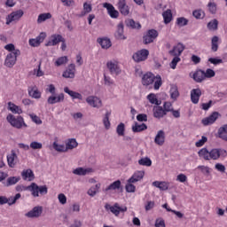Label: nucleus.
Instances as JSON below:
<instances>
[{
	"instance_id": "nucleus-45",
	"label": "nucleus",
	"mask_w": 227,
	"mask_h": 227,
	"mask_svg": "<svg viewBox=\"0 0 227 227\" xmlns=\"http://www.w3.org/2000/svg\"><path fill=\"white\" fill-rule=\"evenodd\" d=\"M199 157L204 159V160H210V151L207 148H202L199 151Z\"/></svg>"
},
{
	"instance_id": "nucleus-36",
	"label": "nucleus",
	"mask_w": 227,
	"mask_h": 227,
	"mask_svg": "<svg viewBox=\"0 0 227 227\" xmlns=\"http://www.w3.org/2000/svg\"><path fill=\"white\" fill-rule=\"evenodd\" d=\"M162 17L164 24H169V22L173 20V12L170 9H168L167 11L162 12Z\"/></svg>"
},
{
	"instance_id": "nucleus-15",
	"label": "nucleus",
	"mask_w": 227,
	"mask_h": 227,
	"mask_svg": "<svg viewBox=\"0 0 227 227\" xmlns=\"http://www.w3.org/2000/svg\"><path fill=\"white\" fill-rule=\"evenodd\" d=\"M106 208L116 216L120 215L121 213L127 212V207H120L118 204H114V206L107 205Z\"/></svg>"
},
{
	"instance_id": "nucleus-62",
	"label": "nucleus",
	"mask_w": 227,
	"mask_h": 227,
	"mask_svg": "<svg viewBox=\"0 0 227 227\" xmlns=\"http://www.w3.org/2000/svg\"><path fill=\"white\" fill-rule=\"evenodd\" d=\"M197 169H200L203 175H210V173H212V168L207 166H199L197 167Z\"/></svg>"
},
{
	"instance_id": "nucleus-34",
	"label": "nucleus",
	"mask_w": 227,
	"mask_h": 227,
	"mask_svg": "<svg viewBox=\"0 0 227 227\" xmlns=\"http://www.w3.org/2000/svg\"><path fill=\"white\" fill-rule=\"evenodd\" d=\"M98 43L103 48V49H109L111 47V39L107 37H102V38H98Z\"/></svg>"
},
{
	"instance_id": "nucleus-51",
	"label": "nucleus",
	"mask_w": 227,
	"mask_h": 227,
	"mask_svg": "<svg viewBox=\"0 0 227 227\" xmlns=\"http://www.w3.org/2000/svg\"><path fill=\"white\" fill-rule=\"evenodd\" d=\"M109 116H111V112H106L103 119V123L106 130L111 129V121H109Z\"/></svg>"
},
{
	"instance_id": "nucleus-22",
	"label": "nucleus",
	"mask_w": 227,
	"mask_h": 227,
	"mask_svg": "<svg viewBox=\"0 0 227 227\" xmlns=\"http://www.w3.org/2000/svg\"><path fill=\"white\" fill-rule=\"evenodd\" d=\"M114 36L117 40H127V36H125L124 33L123 22H121L117 25V29L114 33Z\"/></svg>"
},
{
	"instance_id": "nucleus-5",
	"label": "nucleus",
	"mask_w": 227,
	"mask_h": 227,
	"mask_svg": "<svg viewBox=\"0 0 227 227\" xmlns=\"http://www.w3.org/2000/svg\"><path fill=\"white\" fill-rule=\"evenodd\" d=\"M148 56H150V51L146 49H142L135 52L132 59L136 63H141V61H146V59H148Z\"/></svg>"
},
{
	"instance_id": "nucleus-30",
	"label": "nucleus",
	"mask_w": 227,
	"mask_h": 227,
	"mask_svg": "<svg viewBox=\"0 0 227 227\" xmlns=\"http://www.w3.org/2000/svg\"><path fill=\"white\" fill-rule=\"evenodd\" d=\"M21 176L23 180H26L27 182H33V180H35V173H33V170L30 168L23 170Z\"/></svg>"
},
{
	"instance_id": "nucleus-58",
	"label": "nucleus",
	"mask_w": 227,
	"mask_h": 227,
	"mask_svg": "<svg viewBox=\"0 0 227 227\" xmlns=\"http://www.w3.org/2000/svg\"><path fill=\"white\" fill-rule=\"evenodd\" d=\"M193 17H195V19H204L205 18V12H203V10L199 9V10H195L192 12Z\"/></svg>"
},
{
	"instance_id": "nucleus-29",
	"label": "nucleus",
	"mask_w": 227,
	"mask_h": 227,
	"mask_svg": "<svg viewBox=\"0 0 227 227\" xmlns=\"http://www.w3.org/2000/svg\"><path fill=\"white\" fill-rule=\"evenodd\" d=\"M153 113L154 118H157L158 120H160V118H164V116H166V111H164V108H162V106H154L153 109Z\"/></svg>"
},
{
	"instance_id": "nucleus-24",
	"label": "nucleus",
	"mask_w": 227,
	"mask_h": 227,
	"mask_svg": "<svg viewBox=\"0 0 227 227\" xmlns=\"http://www.w3.org/2000/svg\"><path fill=\"white\" fill-rule=\"evenodd\" d=\"M145 178V170H137L133 173L131 177L129 178V182H133L137 184V182H141Z\"/></svg>"
},
{
	"instance_id": "nucleus-23",
	"label": "nucleus",
	"mask_w": 227,
	"mask_h": 227,
	"mask_svg": "<svg viewBox=\"0 0 227 227\" xmlns=\"http://www.w3.org/2000/svg\"><path fill=\"white\" fill-rule=\"evenodd\" d=\"M64 91L69 95V97H71L72 100H83L84 98L82 97V94L77 92V91H74L71 90L68 87H65L64 88Z\"/></svg>"
},
{
	"instance_id": "nucleus-63",
	"label": "nucleus",
	"mask_w": 227,
	"mask_h": 227,
	"mask_svg": "<svg viewBox=\"0 0 227 227\" xmlns=\"http://www.w3.org/2000/svg\"><path fill=\"white\" fill-rule=\"evenodd\" d=\"M207 141H208V138L205 136H202L201 139L195 143V146H197V148H201V146H203V145H205Z\"/></svg>"
},
{
	"instance_id": "nucleus-18",
	"label": "nucleus",
	"mask_w": 227,
	"mask_h": 227,
	"mask_svg": "<svg viewBox=\"0 0 227 227\" xmlns=\"http://www.w3.org/2000/svg\"><path fill=\"white\" fill-rule=\"evenodd\" d=\"M157 36H159V32H157V30L155 29L149 30L147 34L144 35V43H145V45L148 43H152V42H153V40H155Z\"/></svg>"
},
{
	"instance_id": "nucleus-41",
	"label": "nucleus",
	"mask_w": 227,
	"mask_h": 227,
	"mask_svg": "<svg viewBox=\"0 0 227 227\" xmlns=\"http://www.w3.org/2000/svg\"><path fill=\"white\" fill-rule=\"evenodd\" d=\"M101 187L100 183L97 184L95 186L90 187L88 192L87 194L89 196H90L91 198L97 196V193L98 192L99 189Z\"/></svg>"
},
{
	"instance_id": "nucleus-35",
	"label": "nucleus",
	"mask_w": 227,
	"mask_h": 227,
	"mask_svg": "<svg viewBox=\"0 0 227 227\" xmlns=\"http://www.w3.org/2000/svg\"><path fill=\"white\" fill-rule=\"evenodd\" d=\"M104 84L106 88H109V90H113V88L116 86V82L107 74H104Z\"/></svg>"
},
{
	"instance_id": "nucleus-38",
	"label": "nucleus",
	"mask_w": 227,
	"mask_h": 227,
	"mask_svg": "<svg viewBox=\"0 0 227 227\" xmlns=\"http://www.w3.org/2000/svg\"><path fill=\"white\" fill-rule=\"evenodd\" d=\"M93 7L91 6V3L85 2L83 4V11L81 12L80 17H84L88 15V13H91Z\"/></svg>"
},
{
	"instance_id": "nucleus-3",
	"label": "nucleus",
	"mask_w": 227,
	"mask_h": 227,
	"mask_svg": "<svg viewBox=\"0 0 227 227\" xmlns=\"http://www.w3.org/2000/svg\"><path fill=\"white\" fill-rule=\"evenodd\" d=\"M26 191H29L34 198H39L41 196H45L48 192L46 185L38 186L35 183H32L30 185L25 188Z\"/></svg>"
},
{
	"instance_id": "nucleus-2",
	"label": "nucleus",
	"mask_w": 227,
	"mask_h": 227,
	"mask_svg": "<svg viewBox=\"0 0 227 227\" xmlns=\"http://www.w3.org/2000/svg\"><path fill=\"white\" fill-rule=\"evenodd\" d=\"M6 120L8 123L14 129H23V128H27V124H26V121H24L23 116H15L12 114H9L6 117Z\"/></svg>"
},
{
	"instance_id": "nucleus-9",
	"label": "nucleus",
	"mask_w": 227,
	"mask_h": 227,
	"mask_svg": "<svg viewBox=\"0 0 227 227\" xmlns=\"http://www.w3.org/2000/svg\"><path fill=\"white\" fill-rule=\"evenodd\" d=\"M23 15H24V11H22V10H18V11L12 12L6 18L7 26H10V24H12V22H17V21L20 20V19H22Z\"/></svg>"
},
{
	"instance_id": "nucleus-57",
	"label": "nucleus",
	"mask_w": 227,
	"mask_h": 227,
	"mask_svg": "<svg viewBox=\"0 0 227 227\" xmlns=\"http://www.w3.org/2000/svg\"><path fill=\"white\" fill-rule=\"evenodd\" d=\"M20 181V177L19 176H11L7 178V186L9 187L10 185H15V184H18V182Z\"/></svg>"
},
{
	"instance_id": "nucleus-43",
	"label": "nucleus",
	"mask_w": 227,
	"mask_h": 227,
	"mask_svg": "<svg viewBox=\"0 0 227 227\" xmlns=\"http://www.w3.org/2000/svg\"><path fill=\"white\" fill-rule=\"evenodd\" d=\"M219 49V37L217 35H215L211 39V51L213 52H217Z\"/></svg>"
},
{
	"instance_id": "nucleus-53",
	"label": "nucleus",
	"mask_w": 227,
	"mask_h": 227,
	"mask_svg": "<svg viewBox=\"0 0 227 227\" xmlns=\"http://www.w3.org/2000/svg\"><path fill=\"white\" fill-rule=\"evenodd\" d=\"M20 193H17L14 197H10L7 199V204L11 207L12 205H15L18 200H20Z\"/></svg>"
},
{
	"instance_id": "nucleus-49",
	"label": "nucleus",
	"mask_w": 227,
	"mask_h": 227,
	"mask_svg": "<svg viewBox=\"0 0 227 227\" xmlns=\"http://www.w3.org/2000/svg\"><path fill=\"white\" fill-rule=\"evenodd\" d=\"M139 166H145L146 168H150L152 166V160L148 157L141 158L138 160Z\"/></svg>"
},
{
	"instance_id": "nucleus-31",
	"label": "nucleus",
	"mask_w": 227,
	"mask_h": 227,
	"mask_svg": "<svg viewBox=\"0 0 227 227\" xmlns=\"http://www.w3.org/2000/svg\"><path fill=\"white\" fill-rule=\"evenodd\" d=\"M153 185L160 189V191H168L169 189V183L166 181H154L153 182Z\"/></svg>"
},
{
	"instance_id": "nucleus-39",
	"label": "nucleus",
	"mask_w": 227,
	"mask_h": 227,
	"mask_svg": "<svg viewBox=\"0 0 227 227\" xmlns=\"http://www.w3.org/2000/svg\"><path fill=\"white\" fill-rule=\"evenodd\" d=\"M78 145L79 144L77 143V140H75L74 138H69L66 142L67 152H68V150H74V148H77Z\"/></svg>"
},
{
	"instance_id": "nucleus-64",
	"label": "nucleus",
	"mask_w": 227,
	"mask_h": 227,
	"mask_svg": "<svg viewBox=\"0 0 227 227\" xmlns=\"http://www.w3.org/2000/svg\"><path fill=\"white\" fill-rule=\"evenodd\" d=\"M208 63H211V65H221V63H223V59L220 58H209L208 59Z\"/></svg>"
},
{
	"instance_id": "nucleus-42",
	"label": "nucleus",
	"mask_w": 227,
	"mask_h": 227,
	"mask_svg": "<svg viewBox=\"0 0 227 227\" xmlns=\"http://www.w3.org/2000/svg\"><path fill=\"white\" fill-rule=\"evenodd\" d=\"M49 19H52V14H51V12L41 13L37 18V24H42L43 22H45V20H49Z\"/></svg>"
},
{
	"instance_id": "nucleus-8",
	"label": "nucleus",
	"mask_w": 227,
	"mask_h": 227,
	"mask_svg": "<svg viewBox=\"0 0 227 227\" xmlns=\"http://www.w3.org/2000/svg\"><path fill=\"white\" fill-rule=\"evenodd\" d=\"M226 155V150L215 148L209 151V160H218V159L224 158Z\"/></svg>"
},
{
	"instance_id": "nucleus-4",
	"label": "nucleus",
	"mask_w": 227,
	"mask_h": 227,
	"mask_svg": "<svg viewBox=\"0 0 227 227\" xmlns=\"http://www.w3.org/2000/svg\"><path fill=\"white\" fill-rule=\"evenodd\" d=\"M19 56H20V51H14L8 53L4 60V66L7 67V68H12L17 63V58H19Z\"/></svg>"
},
{
	"instance_id": "nucleus-14",
	"label": "nucleus",
	"mask_w": 227,
	"mask_h": 227,
	"mask_svg": "<svg viewBox=\"0 0 227 227\" xmlns=\"http://www.w3.org/2000/svg\"><path fill=\"white\" fill-rule=\"evenodd\" d=\"M117 8L121 15H124L125 17L130 13V7L127 5L126 0H119L117 3Z\"/></svg>"
},
{
	"instance_id": "nucleus-6",
	"label": "nucleus",
	"mask_w": 227,
	"mask_h": 227,
	"mask_svg": "<svg viewBox=\"0 0 227 227\" xmlns=\"http://www.w3.org/2000/svg\"><path fill=\"white\" fill-rule=\"evenodd\" d=\"M86 102L88 106L94 107L95 109H100V107L104 106L102 99L98 96H88L86 98Z\"/></svg>"
},
{
	"instance_id": "nucleus-7",
	"label": "nucleus",
	"mask_w": 227,
	"mask_h": 227,
	"mask_svg": "<svg viewBox=\"0 0 227 227\" xmlns=\"http://www.w3.org/2000/svg\"><path fill=\"white\" fill-rule=\"evenodd\" d=\"M106 67L109 70L111 75H120V74H121V68L116 60L107 61Z\"/></svg>"
},
{
	"instance_id": "nucleus-55",
	"label": "nucleus",
	"mask_w": 227,
	"mask_h": 227,
	"mask_svg": "<svg viewBox=\"0 0 227 227\" xmlns=\"http://www.w3.org/2000/svg\"><path fill=\"white\" fill-rule=\"evenodd\" d=\"M205 79H212V77H215V71L212 68H207L204 71Z\"/></svg>"
},
{
	"instance_id": "nucleus-56",
	"label": "nucleus",
	"mask_w": 227,
	"mask_h": 227,
	"mask_svg": "<svg viewBox=\"0 0 227 227\" xmlns=\"http://www.w3.org/2000/svg\"><path fill=\"white\" fill-rule=\"evenodd\" d=\"M176 23L177 26H179V27H184V26H187V24H189V20L184 17H180L176 19Z\"/></svg>"
},
{
	"instance_id": "nucleus-44",
	"label": "nucleus",
	"mask_w": 227,
	"mask_h": 227,
	"mask_svg": "<svg viewBox=\"0 0 227 227\" xmlns=\"http://www.w3.org/2000/svg\"><path fill=\"white\" fill-rule=\"evenodd\" d=\"M147 100L150 102V104H153L154 106H160V102L157 98V95L154 93H150L146 97Z\"/></svg>"
},
{
	"instance_id": "nucleus-50",
	"label": "nucleus",
	"mask_w": 227,
	"mask_h": 227,
	"mask_svg": "<svg viewBox=\"0 0 227 227\" xmlns=\"http://www.w3.org/2000/svg\"><path fill=\"white\" fill-rule=\"evenodd\" d=\"M53 149L55 152L59 153H65L67 152L66 145H59L58 142H53L52 144Z\"/></svg>"
},
{
	"instance_id": "nucleus-52",
	"label": "nucleus",
	"mask_w": 227,
	"mask_h": 227,
	"mask_svg": "<svg viewBox=\"0 0 227 227\" xmlns=\"http://www.w3.org/2000/svg\"><path fill=\"white\" fill-rule=\"evenodd\" d=\"M134 182H130V179H128L127 184L125 185L126 192H136V185H134Z\"/></svg>"
},
{
	"instance_id": "nucleus-10",
	"label": "nucleus",
	"mask_w": 227,
	"mask_h": 227,
	"mask_svg": "<svg viewBox=\"0 0 227 227\" xmlns=\"http://www.w3.org/2000/svg\"><path fill=\"white\" fill-rule=\"evenodd\" d=\"M184 51H185V45H184L182 43H179L173 46V48L168 51V54L171 57L180 58Z\"/></svg>"
},
{
	"instance_id": "nucleus-11",
	"label": "nucleus",
	"mask_w": 227,
	"mask_h": 227,
	"mask_svg": "<svg viewBox=\"0 0 227 227\" xmlns=\"http://www.w3.org/2000/svg\"><path fill=\"white\" fill-rule=\"evenodd\" d=\"M92 173H95V168L90 167H78L73 170V175H76L78 176H86V175H91Z\"/></svg>"
},
{
	"instance_id": "nucleus-47",
	"label": "nucleus",
	"mask_w": 227,
	"mask_h": 227,
	"mask_svg": "<svg viewBox=\"0 0 227 227\" xmlns=\"http://www.w3.org/2000/svg\"><path fill=\"white\" fill-rule=\"evenodd\" d=\"M68 63V57L67 56H62L58 58L55 62L54 65L55 67H63V65H67Z\"/></svg>"
},
{
	"instance_id": "nucleus-40",
	"label": "nucleus",
	"mask_w": 227,
	"mask_h": 227,
	"mask_svg": "<svg viewBox=\"0 0 227 227\" xmlns=\"http://www.w3.org/2000/svg\"><path fill=\"white\" fill-rule=\"evenodd\" d=\"M28 95L32 97V98H42V92L36 87H33L28 90Z\"/></svg>"
},
{
	"instance_id": "nucleus-12",
	"label": "nucleus",
	"mask_w": 227,
	"mask_h": 227,
	"mask_svg": "<svg viewBox=\"0 0 227 227\" xmlns=\"http://www.w3.org/2000/svg\"><path fill=\"white\" fill-rule=\"evenodd\" d=\"M43 212V207H42V206H37V207H35L30 211H28L27 213H26L25 216L28 217V219H38V217L42 215Z\"/></svg>"
},
{
	"instance_id": "nucleus-21",
	"label": "nucleus",
	"mask_w": 227,
	"mask_h": 227,
	"mask_svg": "<svg viewBox=\"0 0 227 227\" xmlns=\"http://www.w3.org/2000/svg\"><path fill=\"white\" fill-rule=\"evenodd\" d=\"M62 76L65 79H74L75 77V64H70L63 72Z\"/></svg>"
},
{
	"instance_id": "nucleus-32",
	"label": "nucleus",
	"mask_w": 227,
	"mask_h": 227,
	"mask_svg": "<svg viewBox=\"0 0 227 227\" xmlns=\"http://www.w3.org/2000/svg\"><path fill=\"white\" fill-rule=\"evenodd\" d=\"M192 79L195 80L196 82H203L205 81V70H198L192 74Z\"/></svg>"
},
{
	"instance_id": "nucleus-27",
	"label": "nucleus",
	"mask_w": 227,
	"mask_h": 227,
	"mask_svg": "<svg viewBox=\"0 0 227 227\" xmlns=\"http://www.w3.org/2000/svg\"><path fill=\"white\" fill-rule=\"evenodd\" d=\"M17 159H19V157L17 156V153H15V151H12L11 153L7 154V162L9 168H15Z\"/></svg>"
},
{
	"instance_id": "nucleus-16",
	"label": "nucleus",
	"mask_w": 227,
	"mask_h": 227,
	"mask_svg": "<svg viewBox=\"0 0 227 227\" xmlns=\"http://www.w3.org/2000/svg\"><path fill=\"white\" fill-rule=\"evenodd\" d=\"M103 8L107 10L108 15L111 19H118L120 17V12L114 8V6L109 3L103 4Z\"/></svg>"
},
{
	"instance_id": "nucleus-28",
	"label": "nucleus",
	"mask_w": 227,
	"mask_h": 227,
	"mask_svg": "<svg viewBox=\"0 0 227 227\" xmlns=\"http://www.w3.org/2000/svg\"><path fill=\"white\" fill-rule=\"evenodd\" d=\"M200 97H201V90L192 89L191 90V100L192 104H198L200 102Z\"/></svg>"
},
{
	"instance_id": "nucleus-33",
	"label": "nucleus",
	"mask_w": 227,
	"mask_h": 227,
	"mask_svg": "<svg viewBox=\"0 0 227 227\" xmlns=\"http://www.w3.org/2000/svg\"><path fill=\"white\" fill-rule=\"evenodd\" d=\"M8 110L11 111L12 114H22V113H24V111H22V107L12 102L8 103Z\"/></svg>"
},
{
	"instance_id": "nucleus-19",
	"label": "nucleus",
	"mask_w": 227,
	"mask_h": 227,
	"mask_svg": "<svg viewBox=\"0 0 227 227\" xmlns=\"http://www.w3.org/2000/svg\"><path fill=\"white\" fill-rule=\"evenodd\" d=\"M217 118H219V113L214 112L212 114H210L208 117H206L202 119L201 123L207 127L208 125H212L213 123H215L217 121Z\"/></svg>"
},
{
	"instance_id": "nucleus-61",
	"label": "nucleus",
	"mask_w": 227,
	"mask_h": 227,
	"mask_svg": "<svg viewBox=\"0 0 227 227\" xmlns=\"http://www.w3.org/2000/svg\"><path fill=\"white\" fill-rule=\"evenodd\" d=\"M30 148L32 150H42V148H43V145L40 142L33 141L30 143Z\"/></svg>"
},
{
	"instance_id": "nucleus-37",
	"label": "nucleus",
	"mask_w": 227,
	"mask_h": 227,
	"mask_svg": "<svg viewBox=\"0 0 227 227\" xmlns=\"http://www.w3.org/2000/svg\"><path fill=\"white\" fill-rule=\"evenodd\" d=\"M127 27H131V29H141V23L136 22L134 20L129 19L125 21Z\"/></svg>"
},
{
	"instance_id": "nucleus-26",
	"label": "nucleus",
	"mask_w": 227,
	"mask_h": 227,
	"mask_svg": "<svg viewBox=\"0 0 227 227\" xmlns=\"http://www.w3.org/2000/svg\"><path fill=\"white\" fill-rule=\"evenodd\" d=\"M165 141H166V133H164V130H159L154 137L155 145H158V146H162Z\"/></svg>"
},
{
	"instance_id": "nucleus-46",
	"label": "nucleus",
	"mask_w": 227,
	"mask_h": 227,
	"mask_svg": "<svg viewBox=\"0 0 227 227\" xmlns=\"http://www.w3.org/2000/svg\"><path fill=\"white\" fill-rule=\"evenodd\" d=\"M169 93L170 98H172V100H176V98L180 97V92H178V87H176V85L171 86Z\"/></svg>"
},
{
	"instance_id": "nucleus-20",
	"label": "nucleus",
	"mask_w": 227,
	"mask_h": 227,
	"mask_svg": "<svg viewBox=\"0 0 227 227\" xmlns=\"http://www.w3.org/2000/svg\"><path fill=\"white\" fill-rule=\"evenodd\" d=\"M65 100V94L59 93L58 95L52 94L47 99L48 104L51 106H54V104H59V102H63Z\"/></svg>"
},
{
	"instance_id": "nucleus-59",
	"label": "nucleus",
	"mask_w": 227,
	"mask_h": 227,
	"mask_svg": "<svg viewBox=\"0 0 227 227\" xmlns=\"http://www.w3.org/2000/svg\"><path fill=\"white\" fill-rule=\"evenodd\" d=\"M116 132L118 136H125V124L123 122H121L117 128Z\"/></svg>"
},
{
	"instance_id": "nucleus-13",
	"label": "nucleus",
	"mask_w": 227,
	"mask_h": 227,
	"mask_svg": "<svg viewBox=\"0 0 227 227\" xmlns=\"http://www.w3.org/2000/svg\"><path fill=\"white\" fill-rule=\"evenodd\" d=\"M63 35L59 34H54L51 35L48 42L46 43V47H54L58 45V43H61V41H63Z\"/></svg>"
},
{
	"instance_id": "nucleus-1",
	"label": "nucleus",
	"mask_w": 227,
	"mask_h": 227,
	"mask_svg": "<svg viewBox=\"0 0 227 227\" xmlns=\"http://www.w3.org/2000/svg\"><path fill=\"white\" fill-rule=\"evenodd\" d=\"M142 84L143 86H152V84H153L154 90H160V86H162V77L159 74L155 76V74L152 73H145L142 76Z\"/></svg>"
},
{
	"instance_id": "nucleus-25",
	"label": "nucleus",
	"mask_w": 227,
	"mask_h": 227,
	"mask_svg": "<svg viewBox=\"0 0 227 227\" xmlns=\"http://www.w3.org/2000/svg\"><path fill=\"white\" fill-rule=\"evenodd\" d=\"M121 187V181L117 180L104 189V192H116Z\"/></svg>"
},
{
	"instance_id": "nucleus-48",
	"label": "nucleus",
	"mask_w": 227,
	"mask_h": 227,
	"mask_svg": "<svg viewBox=\"0 0 227 227\" xmlns=\"http://www.w3.org/2000/svg\"><path fill=\"white\" fill-rule=\"evenodd\" d=\"M146 129H148V127L145 123L139 124V123L136 122L132 126L133 132H143V130H146Z\"/></svg>"
},
{
	"instance_id": "nucleus-17",
	"label": "nucleus",
	"mask_w": 227,
	"mask_h": 227,
	"mask_svg": "<svg viewBox=\"0 0 227 227\" xmlns=\"http://www.w3.org/2000/svg\"><path fill=\"white\" fill-rule=\"evenodd\" d=\"M45 38H47V34L43 32L36 38L29 39L28 43L31 47H38Z\"/></svg>"
},
{
	"instance_id": "nucleus-60",
	"label": "nucleus",
	"mask_w": 227,
	"mask_h": 227,
	"mask_svg": "<svg viewBox=\"0 0 227 227\" xmlns=\"http://www.w3.org/2000/svg\"><path fill=\"white\" fill-rule=\"evenodd\" d=\"M180 61H181L180 57H174L171 62L169 63L170 68H172V70H175L178 63H180Z\"/></svg>"
},
{
	"instance_id": "nucleus-54",
	"label": "nucleus",
	"mask_w": 227,
	"mask_h": 227,
	"mask_svg": "<svg viewBox=\"0 0 227 227\" xmlns=\"http://www.w3.org/2000/svg\"><path fill=\"white\" fill-rule=\"evenodd\" d=\"M217 26H219V21H217V20H213L207 23V29L210 31H215V29H217Z\"/></svg>"
}]
</instances>
